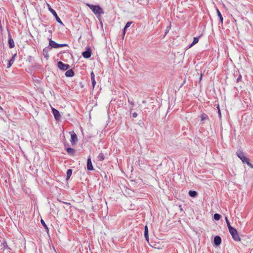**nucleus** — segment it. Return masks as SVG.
Listing matches in <instances>:
<instances>
[{"instance_id":"nucleus-11","label":"nucleus","mask_w":253,"mask_h":253,"mask_svg":"<svg viewBox=\"0 0 253 253\" xmlns=\"http://www.w3.org/2000/svg\"><path fill=\"white\" fill-rule=\"evenodd\" d=\"M214 244L215 246H219L221 243V238L219 236H216L214 238L213 240Z\"/></svg>"},{"instance_id":"nucleus-16","label":"nucleus","mask_w":253,"mask_h":253,"mask_svg":"<svg viewBox=\"0 0 253 253\" xmlns=\"http://www.w3.org/2000/svg\"><path fill=\"white\" fill-rule=\"evenodd\" d=\"M201 121L204 123V122L206 120H208L209 119L208 115L205 113H202L200 116Z\"/></svg>"},{"instance_id":"nucleus-2","label":"nucleus","mask_w":253,"mask_h":253,"mask_svg":"<svg viewBox=\"0 0 253 253\" xmlns=\"http://www.w3.org/2000/svg\"><path fill=\"white\" fill-rule=\"evenodd\" d=\"M229 232L231 235L233 239L236 241H240V238L237 230L234 228H230L229 229Z\"/></svg>"},{"instance_id":"nucleus-32","label":"nucleus","mask_w":253,"mask_h":253,"mask_svg":"<svg viewBox=\"0 0 253 253\" xmlns=\"http://www.w3.org/2000/svg\"><path fill=\"white\" fill-rule=\"evenodd\" d=\"M91 83H92L93 87H94V86L96 84V82H95V79H93V80H91Z\"/></svg>"},{"instance_id":"nucleus-22","label":"nucleus","mask_w":253,"mask_h":253,"mask_svg":"<svg viewBox=\"0 0 253 253\" xmlns=\"http://www.w3.org/2000/svg\"><path fill=\"white\" fill-rule=\"evenodd\" d=\"M68 154L73 155L75 152V150L72 148H67L66 149Z\"/></svg>"},{"instance_id":"nucleus-34","label":"nucleus","mask_w":253,"mask_h":253,"mask_svg":"<svg viewBox=\"0 0 253 253\" xmlns=\"http://www.w3.org/2000/svg\"><path fill=\"white\" fill-rule=\"evenodd\" d=\"M132 116L133 118H136L137 116V114L136 112H134L132 113Z\"/></svg>"},{"instance_id":"nucleus-12","label":"nucleus","mask_w":253,"mask_h":253,"mask_svg":"<svg viewBox=\"0 0 253 253\" xmlns=\"http://www.w3.org/2000/svg\"><path fill=\"white\" fill-rule=\"evenodd\" d=\"M8 44L10 48H12L14 47V42L10 34H8Z\"/></svg>"},{"instance_id":"nucleus-39","label":"nucleus","mask_w":253,"mask_h":253,"mask_svg":"<svg viewBox=\"0 0 253 253\" xmlns=\"http://www.w3.org/2000/svg\"><path fill=\"white\" fill-rule=\"evenodd\" d=\"M123 36H124L126 34V31L123 30Z\"/></svg>"},{"instance_id":"nucleus-18","label":"nucleus","mask_w":253,"mask_h":253,"mask_svg":"<svg viewBox=\"0 0 253 253\" xmlns=\"http://www.w3.org/2000/svg\"><path fill=\"white\" fill-rule=\"evenodd\" d=\"M216 12H217V16L220 19V22L221 23V24L222 25L223 24V17H222L220 12L219 11V10L218 8H216Z\"/></svg>"},{"instance_id":"nucleus-10","label":"nucleus","mask_w":253,"mask_h":253,"mask_svg":"<svg viewBox=\"0 0 253 253\" xmlns=\"http://www.w3.org/2000/svg\"><path fill=\"white\" fill-rule=\"evenodd\" d=\"M49 46H50L49 45L48 46L46 47L43 49L42 51V54L44 56V57L46 59H47L49 57L48 52L51 49V47Z\"/></svg>"},{"instance_id":"nucleus-29","label":"nucleus","mask_w":253,"mask_h":253,"mask_svg":"<svg viewBox=\"0 0 253 253\" xmlns=\"http://www.w3.org/2000/svg\"><path fill=\"white\" fill-rule=\"evenodd\" d=\"M246 164H247L251 168L253 169V165L250 162L249 160L246 163Z\"/></svg>"},{"instance_id":"nucleus-7","label":"nucleus","mask_w":253,"mask_h":253,"mask_svg":"<svg viewBox=\"0 0 253 253\" xmlns=\"http://www.w3.org/2000/svg\"><path fill=\"white\" fill-rule=\"evenodd\" d=\"M52 112L54 115V118L56 121H59L61 119V116L59 112L55 108H52Z\"/></svg>"},{"instance_id":"nucleus-1","label":"nucleus","mask_w":253,"mask_h":253,"mask_svg":"<svg viewBox=\"0 0 253 253\" xmlns=\"http://www.w3.org/2000/svg\"><path fill=\"white\" fill-rule=\"evenodd\" d=\"M86 5L92 10V11L97 16L100 23L102 24L100 18L99 17L101 14H104V12L102 8L99 5H94L89 3H86Z\"/></svg>"},{"instance_id":"nucleus-6","label":"nucleus","mask_w":253,"mask_h":253,"mask_svg":"<svg viewBox=\"0 0 253 253\" xmlns=\"http://www.w3.org/2000/svg\"><path fill=\"white\" fill-rule=\"evenodd\" d=\"M70 133L71 136L70 140L71 143L72 145H75L78 141L77 135L74 131L70 132Z\"/></svg>"},{"instance_id":"nucleus-20","label":"nucleus","mask_w":253,"mask_h":253,"mask_svg":"<svg viewBox=\"0 0 253 253\" xmlns=\"http://www.w3.org/2000/svg\"><path fill=\"white\" fill-rule=\"evenodd\" d=\"M189 195L191 197H196L198 195V193L196 191L190 190L189 191Z\"/></svg>"},{"instance_id":"nucleus-41","label":"nucleus","mask_w":253,"mask_h":253,"mask_svg":"<svg viewBox=\"0 0 253 253\" xmlns=\"http://www.w3.org/2000/svg\"><path fill=\"white\" fill-rule=\"evenodd\" d=\"M179 207H180V210H182V208H181V205H180V206H179Z\"/></svg>"},{"instance_id":"nucleus-31","label":"nucleus","mask_w":253,"mask_h":253,"mask_svg":"<svg viewBox=\"0 0 253 253\" xmlns=\"http://www.w3.org/2000/svg\"><path fill=\"white\" fill-rule=\"evenodd\" d=\"M91 80H93L95 79V75L93 72H92L90 74Z\"/></svg>"},{"instance_id":"nucleus-40","label":"nucleus","mask_w":253,"mask_h":253,"mask_svg":"<svg viewBox=\"0 0 253 253\" xmlns=\"http://www.w3.org/2000/svg\"><path fill=\"white\" fill-rule=\"evenodd\" d=\"M127 29V28H126V26H125L124 28V30L125 31H126V30Z\"/></svg>"},{"instance_id":"nucleus-17","label":"nucleus","mask_w":253,"mask_h":253,"mask_svg":"<svg viewBox=\"0 0 253 253\" xmlns=\"http://www.w3.org/2000/svg\"><path fill=\"white\" fill-rule=\"evenodd\" d=\"M1 250L4 251L5 249H10L8 247L7 243L6 241H4L3 243H1Z\"/></svg>"},{"instance_id":"nucleus-3","label":"nucleus","mask_w":253,"mask_h":253,"mask_svg":"<svg viewBox=\"0 0 253 253\" xmlns=\"http://www.w3.org/2000/svg\"><path fill=\"white\" fill-rule=\"evenodd\" d=\"M49 45L50 46L51 48L52 47L54 48H57L62 47H64V46H67L68 44H66V43L59 44V43L56 42L54 41L51 40V39H50L49 42Z\"/></svg>"},{"instance_id":"nucleus-37","label":"nucleus","mask_w":253,"mask_h":253,"mask_svg":"<svg viewBox=\"0 0 253 253\" xmlns=\"http://www.w3.org/2000/svg\"><path fill=\"white\" fill-rule=\"evenodd\" d=\"M202 76H203L202 74H201L200 77V80H199L200 82V81L202 80Z\"/></svg>"},{"instance_id":"nucleus-27","label":"nucleus","mask_w":253,"mask_h":253,"mask_svg":"<svg viewBox=\"0 0 253 253\" xmlns=\"http://www.w3.org/2000/svg\"><path fill=\"white\" fill-rule=\"evenodd\" d=\"M240 160L242 161V162L244 164H245L249 160V159H248V158H247L245 156H244V157H242V158L240 159Z\"/></svg>"},{"instance_id":"nucleus-21","label":"nucleus","mask_w":253,"mask_h":253,"mask_svg":"<svg viewBox=\"0 0 253 253\" xmlns=\"http://www.w3.org/2000/svg\"><path fill=\"white\" fill-rule=\"evenodd\" d=\"M199 42V37H194L193 42L190 44L189 47L190 48Z\"/></svg>"},{"instance_id":"nucleus-9","label":"nucleus","mask_w":253,"mask_h":253,"mask_svg":"<svg viewBox=\"0 0 253 253\" xmlns=\"http://www.w3.org/2000/svg\"><path fill=\"white\" fill-rule=\"evenodd\" d=\"M87 169L88 170H93V167L91 163L90 156H89L87 160Z\"/></svg>"},{"instance_id":"nucleus-36","label":"nucleus","mask_w":253,"mask_h":253,"mask_svg":"<svg viewBox=\"0 0 253 253\" xmlns=\"http://www.w3.org/2000/svg\"><path fill=\"white\" fill-rule=\"evenodd\" d=\"M217 108H218V113L219 116V117H221L220 110V109L218 106L217 107Z\"/></svg>"},{"instance_id":"nucleus-25","label":"nucleus","mask_w":253,"mask_h":253,"mask_svg":"<svg viewBox=\"0 0 253 253\" xmlns=\"http://www.w3.org/2000/svg\"><path fill=\"white\" fill-rule=\"evenodd\" d=\"M221 217V215L218 213H215L213 215V218L215 220H219L220 219Z\"/></svg>"},{"instance_id":"nucleus-30","label":"nucleus","mask_w":253,"mask_h":253,"mask_svg":"<svg viewBox=\"0 0 253 253\" xmlns=\"http://www.w3.org/2000/svg\"><path fill=\"white\" fill-rule=\"evenodd\" d=\"M132 23V22H127L125 25L126 28H128Z\"/></svg>"},{"instance_id":"nucleus-33","label":"nucleus","mask_w":253,"mask_h":253,"mask_svg":"<svg viewBox=\"0 0 253 253\" xmlns=\"http://www.w3.org/2000/svg\"><path fill=\"white\" fill-rule=\"evenodd\" d=\"M242 79V76L241 75H239L238 78L237 79V82H239Z\"/></svg>"},{"instance_id":"nucleus-8","label":"nucleus","mask_w":253,"mask_h":253,"mask_svg":"<svg viewBox=\"0 0 253 253\" xmlns=\"http://www.w3.org/2000/svg\"><path fill=\"white\" fill-rule=\"evenodd\" d=\"M82 55L84 58H89L91 55V50L90 48L83 52Z\"/></svg>"},{"instance_id":"nucleus-35","label":"nucleus","mask_w":253,"mask_h":253,"mask_svg":"<svg viewBox=\"0 0 253 253\" xmlns=\"http://www.w3.org/2000/svg\"><path fill=\"white\" fill-rule=\"evenodd\" d=\"M128 102H129V104H130L132 106H134V103L132 102V101H130L129 100V99H128Z\"/></svg>"},{"instance_id":"nucleus-19","label":"nucleus","mask_w":253,"mask_h":253,"mask_svg":"<svg viewBox=\"0 0 253 253\" xmlns=\"http://www.w3.org/2000/svg\"><path fill=\"white\" fill-rule=\"evenodd\" d=\"M105 155L103 153H100L97 156V160L99 161H103L104 160Z\"/></svg>"},{"instance_id":"nucleus-24","label":"nucleus","mask_w":253,"mask_h":253,"mask_svg":"<svg viewBox=\"0 0 253 253\" xmlns=\"http://www.w3.org/2000/svg\"><path fill=\"white\" fill-rule=\"evenodd\" d=\"M72 174V170L71 169H68L66 173V180H68L70 178Z\"/></svg>"},{"instance_id":"nucleus-26","label":"nucleus","mask_w":253,"mask_h":253,"mask_svg":"<svg viewBox=\"0 0 253 253\" xmlns=\"http://www.w3.org/2000/svg\"><path fill=\"white\" fill-rule=\"evenodd\" d=\"M41 222L42 224V226L45 228V229L46 230V231H48V228L47 227V226L46 225V224H45V223L44 222V220L42 219H41Z\"/></svg>"},{"instance_id":"nucleus-28","label":"nucleus","mask_w":253,"mask_h":253,"mask_svg":"<svg viewBox=\"0 0 253 253\" xmlns=\"http://www.w3.org/2000/svg\"><path fill=\"white\" fill-rule=\"evenodd\" d=\"M225 220H226V222L227 225L228 226V229H229L230 228H232L233 227H232L231 226L230 222L229 221L227 217H225Z\"/></svg>"},{"instance_id":"nucleus-38","label":"nucleus","mask_w":253,"mask_h":253,"mask_svg":"<svg viewBox=\"0 0 253 253\" xmlns=\"http://www.w3.org/2000/svg\"><path fill=\"white\" fill-rule=\"evenodd\" d=\"M63 203H64V204H65L68 205H70V203H68V202H63Z\"/></svg>"},{"instance_id":"nucleus-5","label":"nucleus","mask_w":253,"mask_h":253,"mask_svg":"<svg viewBox=\"0 0 253 253\" xmlns=\"http://www.w3.org/2000/svg\"><path fill=\"white\" fill-rule=\"evenodd\" d=\"M58 68L62 71H66L70 68L69 64H64L61 61L57 62Z\"/></svg>"},{"instance_id":"nucleus-23","label":"nucleus","mask_w":253,"mask_h":253,"mask_svg":"<svg viewBox=\"0 0 253 253\" xmlns=\"http://www.w3.org/2000/svg\"><path fill=\"white\" fill-rule=\"evenodd\" d=\"M237 156L239 158L242 159V157L245 156L244 152L242 151L241 150H238L236 152Z\"/></svg>"},{"instance_id":"nucleus-15","label":"nucleus","mask_w":253,"mask_h":253,"mask_svg":"<svg viewBox=\"0 0 253 253\" xmlns=\"http://www.w3.org/2000/svg\"><path fill=\"white\" fill-rule=\"evenodd\" d=\"M144 237L147 241H149L148 228L147 225L144 227Z\"/></svg>"},{"instance_id":"nucleus-13","label":"nucleus","mask_w":253,"mask_h":253,"mask_svg":"<svg viewBox=\"0 0 253 253\" xmlns=\"http://www.w3.org/2000/svg\"><path fill=\"white\" fill-rule=\"evenodd\" d=\"M74 75V72L73 69L67 70L65 73V76L67 77H72Z\"/></svg>"},{"instance_id":"nucleus-4","label":"nucleus","mask_w":253,"mask_h":253,"mask_svg":"<svg viewBox=\"0 0 253 253\" xmlns=\"http://www.w3.org/2000/svg\"><path fill=\"white\" fill-rule=\"evenodd\" d=\"M47 5H48V7L49 10L53 14V15L55 17L56 21L58 23H60L61 25H64L63 22L61 20L60 18L58 17V16L57 14L56 13V11L50 7L49 4H48Z\"/></svg>"},{"instance_id":"nucleus-14","label":"nucleus","mask_w":253,"mask_h":253,"mask_svg":"<svg viewBox=\"0 0 253 253\" xmlns=\"http://www.w3.org/2000/svg\"><path fill=\"white\" fill-rule=\"evenodd\" d=\"M16 56V54H14L12 56L11 58L8 61V65H7V68H9L13 64Z\"/></svg>"}]
</instances>
